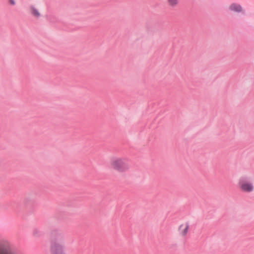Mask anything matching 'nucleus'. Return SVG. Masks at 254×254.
I'll list each match as a JSON object with an SVG mask.
<instances>
[{
    "label": "nucleus",
    "instance_id": "f257e3e1",
    "mask_svg": "<svg viewBox=\"0 0 254 254\" xmlns=\"http://www.w3.org/2000/svg\"><path fill=\"white\" fill-rule=\"evenodd\" d=\"M110 168L119 172L125 173L130 169V165L127 159L121 157L113 158L110 163Z\"/></svg>",
    "mask_w": 254,
    "mask_h": 254
},
{
    "label": "nucleus",
    "instance_id": "f03ea898",
    "mask_svg": "<svg viewBox=\"0 0 254 254\" xmlns=\"http://www.w3.org/2000/svg\"><path fill=\"white\" fill-rule=\"evenodd\" d=\"M239 190L243 192L251 193L254 190V184L246 177H241L238 182Z\"/></svg>",
    "mask_w": 254,
    "mask_h": 254
},
{
    "label": "nucleus",
    "instance_id": "7ed1b4c3",
    "mask_svg": "<svg viewBox=\"0 0 254 254\" xmlns=\"http://www.w3.org/2000/svg\"><path fill=\"white\" fill-rule=\"evenodd\" d=\"M0 254H21L7 241L0 242Z\"/></svg>",
    "mask_w": 254,
    "mask_h": 254
},
{
    "label": "nucleus",
    "instance_id": "20e7f679",
    "mask_svg": "<svg viewBox=\"0 0 254 254\" xmlns=\"http://www.w3.org/2000/svg\"><path fill=\"white\" fill-rule=\"evenodd\" d=\"M51 250L52 254H64V244L59 241L52 242Z\"/></svg>",
    "mask_w": 254,
    "mask_h": 254
},
{
    "label": "nucleus",
    "instance_id": "39448f33",
    "mask_svg": "<svg viewBox=\"0 0 254 254\" xmlns=\"http://www.w3.org/2000/svg\"><path fill=\"white\" fill-rule=\"evenodd\" d=\"M190 223L189 222L185 221L182 222L178 227V232L179 235L183 237H186L190 229Z\"/></svg>",
    "mask_w": 254,
    "mask_h": 254
},
{
    "label": "nucleus",
    "instance_id": "423d86ee",
    "mask_svg": "<svg viewBox=\"0 0 254 254\" xmlns=\"http://www.w3.org/2000/svg\"><path fill=\"white\" fill-rule=\"evenodd\" d=\"M229 8L230 10L236 12H240L243 11V8L242 6L240 4L235 3L230 4L229 7Z\"/></svg>",
    "mask_w": 254,
    "mask_h": 254
},
{
    "label": "nucleus",
    "instance_id": "0eeeda50",
    "mask_svg": "<svg viewBox=\"0 0 254 254\" xmlns=\"http://www.w3.org/2000/svg\"><path fill=\"white\" fill-rule=\"evenodd\" d=\"M30 11L31 14L36 18L39 17L41 15L40 12L38 9L33 5L30 6Z\"/></svg>",
    "mask_w": 254,
    "mask_h": 254
},
{
    "label": "nucleus",
    "instance_id": "6e6552de",
    "mask_svg": "<svg viewBox=\"0 0 254 254\" xmlns=\"http://www.w3.org/2000/svg\"><path fill=\"white\" fill-rule=\"evenodd\" d=\"M168 5L171 7H175L179 4V0H167Z\"/></svg>",
    "mask_w": 254,
    "mask_h": 254
},
{
    "label": "nucleus",
    "instance_id": "1a4fd4ad",
    "mask_svg": "<svg viewBox=\"0 0 254 254\" xmlns=\"http://www.w3.org/2000/svg\"><path fill=\"white\" fill-rule=\"evenodd\" d=\"M9 2L10 4L14 5L15 4V1L14 0H9Z\"/></svg>",
    "mask_w": 254,
    "mask_h": 254
}]
</instances>
